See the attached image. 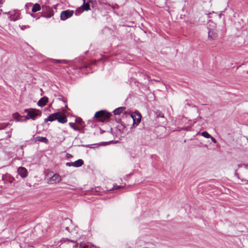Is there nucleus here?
<instances>
[{"mask_svg":"<svg viewBox=\"0 0 248 248\" xmlns=\"http://www.w3.org/2000/svg\"><path fill=\"white\" fill-rule=\"evenodd\" d=\"M24 112L27 114L25 117L26 120L31 119L34 120L37 117L40 116L42 114L39 110L32 108L25 109Z\"/></svg>","mask_w":248,"mask_h":248,"instance_id":"f257e3e1","label":"nucleus"},{"mask_svg":"<svg viewBox=\"0 0 248 248\" xmlns=\"http://www.w3.org/2000/svg\"><path fill=\"white\" fill-rule=\"evenodd\" d=\"M110 116V114L105 110H100L95 113L94 117L96 118L98 121L101 122H105Z\"/></svg>","mask_w":248,"mask_h":248,"instance_id":"f03ea898","label":"nucleus"},{"mask_svg":"<svg viewBox=\"0 0 248 248\" xmlns=\"http://www.w3.org/2000/svg\"><path fill=\"white\" fill-rule=\"evenodd\" d=\"M42 10L44 12L43 16L46 17V18H50L53 15V11L52 9V8L46 5H43L42 6Z\"/></svg>","mask_w":248,"mask_h":248,"instance_id":"7ed1b4c3","label":"nucleus"},{"mask_svg":"<svg viewBox=\"0 0 248 248\" xmlns=\"http://www.w3.org/2000/svg\"><path fill=\"white\" fill-rule=\"evenodd\" d=\"M74 11L67 10L61 12L60 17L62 20H65L71 17L74 14Z\"/></svg>","mask_w":248,"mask_h":248,"instance_id":"20e7f679","label":"nucleus"},{"mask_svg":"<svg viewBox=\"0 0 248 248\" xmlns=\"http://www.w3.org/2000/svg\"><path fill=\"white\" fill-rule=\"evenodd\" d=\"M131 117L133 120V124H136L137 125L140 123L141 116L140 113H133L131 114Z\"/></svg>","mask_w":248,"mask_h":248,"instance_id":"39448f33","label":"nucleus"},{"mask_svg":"<svg viewBox=\"0 0 248 248\" xmlns=\"http://www.w3.org/2000/svg\"><path fill=\"white\" fill-rule=\"evenodd\" d=\"M61 180V177L57 173L54 174L49 178L48 182L51 184H54L59 183Z\"/></svg>","mask_w":248,"mask_h":248,"instance_id":"423d86ee","label":"nucleus"},{"mask_svg":"<svg viewBox=\"0 0 248 248\" xmlns=\"http://www.w3.org/2000/svg\"><path fill=\"white\" fill-rule=\"evenodd\" d=\"M84 164V161L81 159H79L78 160L73 162H67L66 165L68 167H79Z\"/></svg>","mask_w":248,"mask_h":248,"instance_id":"0eeeda50","label":"nucleus"},{"mask_svg":"<svg viewBox=\"0 0 248 248\" xmlns=\"http://www.w3.org/2000/svg\"><path fill=\"white\" fill-rule=\"evenodd\" d=\"M20 18V13L19 11H14L11 12L10 16L11 20L15 21Z\"/></svg>","mask_w":248,"mask_h":248,"instance_id":"6e6552de","label":"nucleus"},{"mask_svg":"<svg viewBox=\"0 0 248 248\" xmlns=\"http://www.w3.org/2000/svg\"><path fill=\"white\" fill-rule=\"evenodd\" d=\"M217 37V32L216 29H209L208 38L211 40L216 39Z\"/></svg>","mask_w":248,"mask_h":248,"instance_id":"1a4fd4ad","label":"nucleus"},{"mask_svg":"<svg viewBox=\"0 0 248 248\" xmlns=\"http://www.w3.org/2000/svg\"><path fill=\"white\" fill-rule=\"evenodd\" d=\"M17 173L23 178L26 177L28 175L27 170L22 167H20L18 168Z\"/></svg>","mask_w":248,"mask_h":248,"instance_id":"9d476101","label":"nucleus"},{"mask_svg":"<svg viewBox=\"0 0 248 248\" xmlns=\"http://www.w3.org/2000/svg\"><path fill=\"white\" fill-rule=\"evenodd\" d=\"M60 114L58 112L53 113L50 115L48 117L45 119V122H47L48 121L52 122L55 120H57Z\"/></svg>","mask_w":248,"mask_h":248,"instance_id":"9b49d317","label":"nucleus"},{"mask_svg":"<svg viewBox=\"0 0 248 248\" xmlns=\"http://www.w3.org/2000/svg\"><path fill=\"white\" fill-rule=\"evenodd\" d=\"M58 113L60 114L59 117H58V118L57 119L59 123H62V124H64V123H66L67 121V119L66 116L65 115L62 114L60 112H58Z\"/></svg>","mask_w":248,"mask_h":248,"instance_id":"f8f14e48","label":"nucleus"},{"mask_svg":"<svg viewBox=\"0 0 248 248\" xmlns=\"http://www.w3.org/2000/svg\"><path fill=\"white\" fill-rule=\"evenodd\" d=\"M48 102V98L46 96L42 97L38 102L37 105L40 107L45 106Z\"/></svg>","mask_w":248,"mask_h":248,"instance_id":"ddd939ff","label":"nucleus"},{"mask_svg":"<svg viewBox=\"0 0 248 248\" xmlns=\"http://www.w3.org/2000/svg\"><path fill=\"white\" fill-rule=\"evenodd\" d=\"M91 0H83V4L82 5V7L84 10L86 11H88L90 9L89 3L91 2Z\"/></svg>","mask_w":248,"mask_h":248,"instance_id":"4468645a","label":"nucleus"},{"mask_svg":"<svg viewBox=\"0 0 248 248\" xmlns=\"http://www.w3.org/2000/svg\"><path fill=\"white\" fill-rule=\"evenodd\" d=\"M35 141H39L45 143H47L48 142V140L46 137H43L40 136H38L35 138Z\"/></svg>","mask_w":248,"mask_h":248,"instance_id":"2eb2a0df","label":"nucleus"},{"mask_svg":"<svg viewBox=\"0 0 248 248\" xmlns=\"http://www.w3.org/2000/svg\"><path fill=\"white\" fill-rule=\"evenodd\" d=\"M41 10V6L38 3H35L33 5L32 8L31 9V11L33 13L37 12Z\"/></svg>","mask_w":248,"mask_h":248,"instance_id":"dca6fc26","label":"nucleus"},{"mask_svg":"<svg viewBox=\"0 0 248 248\" xmlns=\"http://www.w3.org/2000/svg\"><path fill=\"white\" fill-rule=\"evenodd\" d=\"M125 109L124 107H120L116 108L113 112L115 115H119Z\"/></svg>","mask_w":248,"mask_h":248,"instance_id":"f3484780","label":"nucleus"},{"mask_svg":"<svg viewBox=\"0 0 248 248\" xmlns=\"http://www.w3.org/2000/svg\"><path fill=\"white\" fill-rule=\"evenodd\" d=\"M21 116L17 113H15L13 114V118L15 119L17 122H20L21 120H20Z\"/></svg>","mask_w":248,"mask_h":248,"instance_id":"a211bd4d","label":"nucleus"},{"mask_svg":"<svg viewBox=\"0 0 248 248\" xmlns=\"http://www.w3.org/2000/svg\"><path fill=\"white\" fill-rule=\"evenodd\" d=\"M69 124L70 126L72 128H73L74 130H75L76 131H79L80 130V128L78 126H76L74 123H69Z\"/></svg>","mask_w":248,"mask_h":248,"instance_id":"6ab92c4d","label":"nucleus"},{"mask_svg":"<svg viewBox=\"0 0 248 248\" xmlns=\"http://www.w3.org/2000/svg\"><path fill=\"white\" fill-rule=\"evenodd\" d=\"M201 135L203 137L209 139L211 137V136L206 131H204L201 133Z\"/></svg>","mask_w":248,"mask_h":248,"instance_id":"aec40b11","label":"nucleus"},{"mask_svg":"<svg viewBox=\"0 0 248 248\" xmlns=\"http://www.w3.org/2000/svg\"><path fill=\"white\" fill-rule=\"evenodd\" d=\"M52 61L54 63H67V61L66 60H60L54 59L52 60Z\"/></svg>","mask_w":248,"mask_h":248,"instance_id":"412c9836","label":"nucleus"},{"mask_svg":"<svg viewBox=\"0 0 248 248\" xmlns=\"http://www.w3.org/2000/svg\"><path fill=\"white\" fill-rule=\"evenodd\" d=\"M75 122H76V123L80 124V125H82V124L83 123V121H82V119L80 118H76Z\"/></svg>","mask_w":248,"mask_h":248,"instance_id":"4be33fe9","label":"nucleus"},{"mask_svg":"<svg viewBox=\"0 0 248 248\" xmlns=\"http://www.w3.org/2000/svg\"><path fill=\"white\" fill-rule=\"evenodd\" d=\"M8 125V123L0 124V130L4 129Z\"/></svg>","mask_w":248,"mask_h":248,"instance_id":"5701e85b","label":"nucleus"},{"mask_svg":"<svg viewBox=\"0 0 248 248\" xmlns=\"http://www.w3.org/2000/svg\"><path fill=\"white\" fill-rule=\"evenodd\" d=\"M19 27H20V29L22 30H24L26 29H28L30 28V26L29 25H22V26H19Z\"/></svg>","mask_w":248,"mask_h":248,"instance_id":"b1692460","label":"nucleus"},{"mask_svg":"<svg viewBox=\"0 0 248 248\" xmlns=\"http://www.w3.org/2000/svg\"><path fill=\"white\" fill-rule=\"evenodd\" d=\"M9 180H8L9 183H12L14 181L15 179L14 178L11 177L10 175L8 176Z\"/></svg>","mask_w":248,"mask_h":248,"instance_id":"393cba45","label":"nucleus"},{"mask_svg":"<svg viewBox=\"0 0 248 248\" xmlns=\"http://www.w3.org/2000/svg\"><path fill=\"white\" fill-rule=\"evenodd\" d=\"M82 12V10L81 9H78L76 11V15H78Z\"/></svg>","mask_w":248,"mask_h":248,"instance_id":"a878e982","label":"nucleus"},{"mask_svg":"<svg viewBox=\"0 0 248 248\" xmlns=\"http://www.w3.org/2000/svg\"><path fill=\"white\" fill-rule=\"evenodd\" d=\"M6 134L7 135L8 138H10L12 135V131L6 132Z\"/></svg>","mask_w":248,"mask_h":248,"instance_id":"bb28decb","label":"nucleus"},{"mask_svg":"<svg viewBox=\"0 0 248 248\" xmlns=\"http://www.w3.org/2000/svg\"><path fill=\"white\" fill-rule=\"evenodd\" d=\"M123 187V186H114L112 189H118Z\"/></svg>","mask_w":248,"mask_h":248,"instance_id":"cd10ccee","label":"nucleus"},{"mask_svg":"<svg viewBox=\"0 0 248 248\" xmlns=\"http://www.w3.org/2000/svg\"><path fill=\"white\" fill-rule=\"evenodd\" d=\"M210 139H211V140L214 143H217V140L212 136H211V137H210Z\"/></svg>","mask_w":248,"mask_h":248,"instance_id":"c85d7f7f","label":"nucleus"},{"mask_svg":"<svg viewBox=\"0 0 248 248\" xmlns=\"http://www.w3.org/2000/svg\"><path fill=\"white\" fill-rule=\"evenodd\" d=\"M89 248V245H86L82 247V248Z\"/></svg>","mask_w":248,"mask_h":248,"instance_id":"c756f323","label":"nucleus"},{"mask_svg":"<svg viewBox=\"0 0 248 248\" xmlns=\"http://www.w3.org/2000/svg\"><path fill=\"white\" fill-rule=\"evenodd\" d=\"M235 175L236 176H237V177L239 178V176H238V173H237V171H236V170L235 171Z\"/></svg>","mask_w":248,"mask_h":248,"instance_id":"7c9ffc66","label":"nucleus"},{"mask_svg":"<svg viewBox=\"0 0 248 248\" xmlns=\"http://www.w3.org/2000/svg\"><path fill=\"white\" fill-rule=\"evenodd\" d=\"M88 248H95V247L94 246H91L90 247L89 246Z\"/></svg>","mask_w":248,"mask_h":248,"instance_id":"2f4dec72","label":"nucleus"},{"mask_svg":"<svg viewBox=\"0 0 248 248\" xmlns=\"http://www.w3.org/2000/svg\"><path fill=\"white\" fill-rule=\"evenodd\" d=\"M2 180H4V176H2Z\"/></svg>","mask_w":248,"mask_h":248,"instance_id":"473e14b6","label":"nucleus"},{"mask_svg":"<svg viewBox=\"0 0 248 248\" xmlns=\"http://www.w3.org/2000/svg\"><path fill=\"white\" fill-rule=\"evenodd\" d=\"M68 155V157H70V155H71L70 154H69Z\"/></svg>","mask_w":248,"mask_h":248,"instance_id":"72a5a7b5","label":"nucleus"},{"mask_svg":"<svg viewBox=\"0 0 248 248\" xmlns=\"http://www.w3.org/2000/svg\"><path fill=\"white\" fill-rule=\"evenodd\" d=\"M68 155V157H70V155H71L70 154H69Z\"/></svg>","mask_w":248,"mask_h":248,"instance_id":"f704fd0d","label":"nucleus"}]
</instances>
